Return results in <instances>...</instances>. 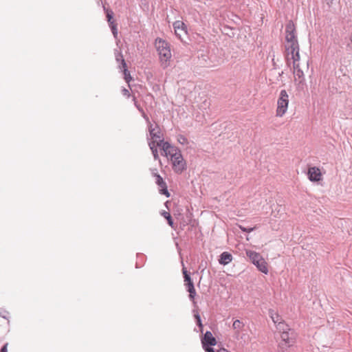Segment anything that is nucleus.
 <instances>
[{
	"label": "nucleus",
	"mask_w": 352,
	"mask_h": 352,
	"mask_svg": "<svg viewBox=\"0 0 352 352\" xmlns=\"http://www.w3.org/2000/svg\"><path fill=\"white\" fill-rule=\"evenodd\" d=\"M272 320L275 324H278L280 331L283 330L280 338L281 341L279 343V348L281 352H284L288 347L292 346L296 341V334L295 331L288 327V326L282 322L280 316L273 310L270 311Z\"/></svg>",
	"instance_id": "nucleus-1"
},
{
	"label": "nucleus",
	"mask_w": 352,
	"mask_h": 352,
	"mask_svg": "<svg viewBox=\"0 0 352 352\" xmlns=\"http://www.w3.org/2000/svg\"><path fill=\"white\" fill-rule=\"evenodd\" d=\"M285 51L289 59L299 60V45L297 40L296 27L292 21H289L285 26Z\"/></svg>",
	"instance_id": "nucleus-2"
},
{
	"label": "nucleus",
	"mask_w": 352,
	"mask_h": 352,
	"mask_svg": "<svg viewBox=\"0 0 352 352\" xmlns=\"http://www.w3.org/2000/svg\"><path fill=\"white\" fill-rule=\"evenodd\" d=\"M155 45L158 52L162 67L165 69L169 65V61L171 58V52L169 43L160 38H157L155 41Z\"/></svg>",
	"instance_id": "nucleus-3"
},
{
	"label": "nucleus",
	"mask_w": 352,
	"mask_h": 352,
	"mask_svg": "<svg viewBox=\"0 0 352 352\" xmlns=\"http://www.w3.org/2000/svg\"><path fill=\"white\" fill-rule=\"evenodd\" d=\"M245 253L247 256L253 263V264L257 267L259 271L265 274L268 273L267 263L260 254L253 250H246Z\"/></svg>",
	"instance_id": "nucleus-4"
},
{
	"label": "nucleus",
	"mask_w": 352,
	"mask_h": 352,
	"mask_svg": "<svg viewBox=\"0 0 352 352\" xmlns=\"http://www.w3.org/2000/svg\"><path fill=\"white\" fill-rule=\"evenodd\" d=\"M289 104V96L287 91L283 89L280 92L279 98L277 101L276 116L282 117L287 111Z\"/></svg>",
	"instance_id": "nucleus-5"
},
{
	"label": "nucleus",
	"mask_w": 352,
	"mask_h": 352,
	"mask_svg": "<svg viewBox=\"0 0 352 352\" xmlns=\"http://www.w3.org/2000/svg\"><path fill=\"white\" fill-rule=\"evenodd\" d=\"M173 164V169L177 174L182 173L186 169V162L182 154L175 155V157L170 158Z\"/></svg>",
	"instance_id": "nucleus-6"
},
{
	"label": "nucleus",
	"mask_w": 352,
	"mask_h": 352,
	"mask_svg": "<svg viewBox=\"0 0 352 352\" xmlns=\"http://www.w3.org/2000/svg\"><path fill=\"white\" fill-rule=\"evenodd\" d=\"M307 175L311 182H319L322 179L320 170L316 166L309 168Z\"/></svg>",
	"instance_id": "nucleus-7"
},
{
	"label": "nucleus",
	"mask_w": 352,
	"mask_h": 352,
	"mask_svg": "<svg viewBox=\"0 0 352 352\" xmlns=\"http://www.w3.org/2000/svg\"><path fill=\"white\" fill-rule=\"evenodd\" d=\"M155 183L159 186V191L160 194L164 195L166 197H169L170 196V194L167 189L166 183L160 175L157 176Z\"/></svg>",
	"instance_id": "nucleus-8"
},
{
	"label": "nucleus",
	"mask_w": 352,
	"mask_h": 352,
	"mask_svg": "<svg viewBox=\"0 0 352 352\" xmlns=\"http://www.w3.org/2000/svg\"><path fill=\"white\" fill-rule=\"evenodd\" d=\"M201 344L203 347L206 346H214L217 344V340L212 333L207 331L201 339Z\"/></svg>",
	"instance_id": "nucleus-9"
},
{
	"label": "nucleus",
	"mask_w": 352,
	"mask_h": 352,
	"mask_svg": "<svg viewBox=\"0 0 352 352\" xmlns=\"http://www.w3.org/2000/svg\"><path fill=\"white\" fill-rule=\"evenodd\" d=\"M180 153H181V151L178 148L175 147L174 146H172L169 143V148H167L166 151H162V155H164L166 157L170 156V158H172V157H175V154L179 155Z\"/></svg>",
	"instance_id": "nucleus-10"
},
{
	"label": "nucleus",
	"mask_w": 352,
	"mask_h": 352,
	"mask_svg": "<svg viewBox=\"0 0 352 352\" xmlns=\"http://www.w3.org/2000/svg\"><path fill=\"white\" fill-rule=\"evenodd\" d=\"M232 255L228 252H223L219 256V263L221 265H228L232 261Z\"/></svg>",
	"instance_id": "nucleus-11"
},
{
	"label": "nucleus",
	"mask_w": 352,
	"mask_h": 352,
	"mask_svg": "<svg viewBox=\"0 0 352 352\" xmlns=\"http://www.w3.org/2000/svg\"><path fill=\"white\" fill-rule=\"evenodd\" d=\"M293 60V66L294 69V75L296 77H298L300 79L299 82H302L304 80V74L303 72L299 68V65L297 63V62L299 60Z\"/></svg>",
	"instance_id": "nucleus-12"
},
{
	"label": "nucleus",
	"mask_w": 352,
	"mask_h": 352,
	"mask_svg": "<svg viewBox=\"0 0 352 352\" xmlns=\"http://www.w3.org/2000/svg\"><path fill=\"white\" fill-rule=\"evenodd\" d=\"M184 25V23H182L180 21H176L173 23L175 35L181 40H182V34L178 33V31H182L183 32L184 34H186V31L183 28Z\"/></svg>",
	"instance_id": "nucleus-13"
},
{
	"label": "nucleus",
	"mask_w": 352,
	"mask_h": 352,
	"mask_svg": "<svg viewBox=\"0 0 352 352\" xmlns=\"http://www.w3.org/2000/svg\"><path fill=\"white\" fill-rule=\"evenodd\" d=\"M103 9L106 13V17L109 23V25L116 23L115 21L113 20V12L111 10L106 8L105 6H103Z\"/></svg>",
	"instance_id": "nucleus-14"
},
{
	"label": "nucleus",
	"mask_w": 352,
	"mask_h": 352,
	"mask_svg": "<svg viewBox=\"0 0 352 352\" xmlns=\"http://www.w3.org/2000/svg\"><path fill=\"white\" fill-rule=\"evenodd\" d=\"M148 146L150 147V149L151 150V152H152L154 159L155 160H160L158 151H157V149L155 146V140L150 141L148 142Z\"/></svg>",
	"instance_id": "nucleus-15"
},
{
	"label": "nucleus",
	"mask_w": 352,
	"mask_h": 352,
	"mask_svg": "<svg viewBox=\"0 0 352 352\" xmlns=\"http://www.w3.org/2000/svg\"><path fill=\"white\" fill-rule=\"evenodd\" d=\"M155 141L156 148L157 146L161 147L162 151H166L167 148H169V143L168 142H165L163 138Z\"/></svg>",
	"instance_id": "nucleus-16"
},
{
	"label": "nucleus",
	"mask_w": 352,
	"mask_h": 352,
	"mask_svg": "<svg viewBox=\"0 0 352 352\" xmlns=\"http://www.w3.org/2000/svg\"><path fill=\"white\" fill-rule=\"evenodd\" d=\"M115 56L116 61L121 64V66H120V67H126V63L123 58V55L121 52L116 51L115 52Z\"/></svg>",
	"instance_id": "nucleus-17"
},
{
	"label": "nucleus",
	"mask_w": 352,
	"mask_h": 352,
	"mask_svg": "<svg viewBox=\"0 0 352 352\" xmlns=\"http://www.w3.org/2000/svg\"><path fill=\"white\" fill-rule=\"evenodd\" d=\"M155 128L157 129V131H154V130H151L150 136L151 139H153V140H157L163 138L162 135H161L159 126L157 125Z\"/></svg>",
	"instance_id": "nucleus-18"
},
{
	"label": "nucleus",
	"mask_w": 352,
	"mask_h": 352,
	"mask_svg": "<svg viewBox=\"0 0 352 352\" xmlns=\"http://www.w3.org/2000/svg\"><path fill=\"white\" fill-rule=\"evenodd\" d=\"M161 214L167 220L168 225L171 228H174V226H173L174 223L173 221V219H172V217H171L170 213L164 210L161 212Z\"/></svg>",
	"instance_id": "nucleus-19"
},
{
	"label": "nucleus",
	"mask_w": 352,
	"mask_h": 352,
	"mask_svg": "<svg viewBox=\"0 0 352 352\" xmlns=\"http://www.w3.org/2000/svg\"><path fill=\"white\" fill-rule=\"evenodd\" d=\"M182 265H184L183 263H182ZM182 274L184 275V279L185 283L192 281V279H191L190 275V272H188L187 271L186 268L184 266H183V268H182Z\"/></svg>",
	"instance_id": "nucleus-20"
},
{
	"label": "nucleus",
	"mask_w": 352,
	"mask_h": 352,
	"mask_svg": "<svg viewBox=\"0 0 352 352\" xmlns=\"http://www.w3.org/2000/svg\"><path fill=\"white\" fill-rule=\"evenodd\" d=\"M244 327V324L239 320H236L232 324V328L234 330H241Z\"/></svg>",
	"instance_id": "nucleus-21"
},
{
	"label": "nucleus",
	"mask_w": 352,
	"mask_h": 352,
	"mask_svg": "<svg viewBox=\"0 0 352 352\" xmlns=\"http://www.w3.org/2000/svg\"><path fill=\"white\" fill-rule=\"evenodd\" d=\"M122 68H123V74H124V80H126V82L129 83L132 80L130 72L127 69V67H122Z\"/></svg>",
	"instance_id": "nucleus-22"
},
{
	"label": "nucleus",
	"mask_w": 352,
	"mask_h": 352,
	"mask_svg": "<svg viewBox=\"0 0 352 352\" xmlns=\"http://www.w3.org/2000/svg\"><path fill=\"white\" fill-rule=\"evenodd\" d=\"M194 316L196 320L197 326L200 328V331L203 332V324H202L201 319L199 314L198 313H197L194 315Z\"/></svg>",
	"instance_id": "nucleus-23"
},
{
	"label": "nucleus",
	"mask_w": 352,
	"mask_h": 352,
	"mask_svg": "<svg viewBox=\"0 0 352 352\" xmlns=\"http://www.w3.org/2000/svg\"><path fill=\"white\" fill-rule=\"evenodd\" d=\"M109 27L111 30V32H112L114 37H116L118 35L117 24L113 23V24L109 25Z\"/></svg>",
	"instance_id": "nucleus-24"
},
{
	"label": "nucleus",
	"mask_w": 352,
	"mask_h": 352,
	"mask_svg": "<svg viewBox=\"0 0 352 352\" xmlns=\"http://www.w3.org/2000/svg\"><path fill=\"white\" fill-rule=\"evenodd\" d=\"M177 140L182 144H185L188 142L186 138L182 135H178Z\"/></svg>",
	"instance_id": "nucleus-25"
},
{
	"label": "nucleus",
	"mask_w": 352,
	"mask_h": 352,
	"mask_svg": "<svg viewBox=\"0 0 352 352\" xmlns=\"http://www.w3.org/2000/svg\"><path fill=\"white\" fill-rule=\"evenodd\" d=\"M239 228L243 231V232H251L252 231H253L256 227H254V228H245V227H243V226H239Z\"/></svg>",
	"instance_id": "nucleus-26"
},
{
	"label": "nucleus",
	"mask_w": 352,
	"mask_h": 352,
	"mask_svg": "<svg viewBox=\"0 0 352 352\" xmlns=\"http://www.w3.org/2000/svg\"><path fill=\"white\" fill-rule=\"evenodd\" d=\"M185 286L186 287L188 292L190 290H192V289L195 288L194 283H193L192 280L190 281V282L185 283Z\"/></svg>",
	"instance_id": "nucleus-27"
},
{
	"label": "nucleus",
	"mask_w": 352,
	"mask_h": 352,
	"mask_svg": "<svg viewBox=\"0 0 352 352\" xmlns=\"http://www.w3.org/2000/svg\"><path fill=\"white\" fill-rule=\"evenodd\" d=\"M189 292V298L191 300H193L195 298V296H196V291L195 289H192V290L188 291Z\"/></svg>",
	"instance_id": "nucleus-28"
},
{
	"label": "nucleus",
	"mask_w": 352,
	"mask_h": 352,
	"mask_svg": "<svg viewBox=\"0 0 352 352\" xmlns=\"http://www.w3.org/2000/svg\"><path fill=\"white\" fill-rule=\"evenodd\" d=\"M133 101H134V104L135 106V107L138 109V111L140 112H142L143 110V109L142 108V107L138 104V102L136 101V98L135 96H133Z\"/></svg>",
	"instance_id": "nucleus-29"
},
{
	"label": "nucleus",
	"mask_w": 352,
	"mask_h": 352,
	"mask_svg": "<svg viewBox=\"0 0 352 352\" xmlns=\"http://www.w3.org/2000/svg\"><path fill=\"white\" fill-rule=\"evenodd\" d=\"M212 346H206L203 347L206 352H215L214 349L211 347Z\"/></svg>",
	"instance_id": "nucleus-30"
},
{
	"label": "nucleus",
	"mask_w": 352,
	"mask_h": 352,
	"mask_svg": "<svg viewBox=\"0 0 352 352\" xmlns=\"http://www.w3.org/2000/svg\"><path fill=\"white\" fill-rule=\"evenodd\" d=\"M122 93L124 96H126L127 97H129L130 96V93H129V89H126V88H123L122 89Z\"/></svg>",
	"instance_id": "nucleus-31"
},
{
	"label": "nucleus",
	"mask_w": 352,
	"mask_h": 352,
	"mask_svg": "<svg viewBox=\"0 0 352 352\" xmlns=\"http://www.w3.org/2000/svg\"><path fill=\"white\" fill-rule=\"evenodd\" d=\"M151 174L153 177H155V179L157 178V175H160L158 173H157V168H152L151 169Z\"/></svg>",
	"instance_id": "nucleus-32"
},
{
	"label": "nucleus",
	"mask_w": 352,
	"mask_h": 352,
	"mask_svg": "<svg viewBox=\"0 0 352 352\" xmlns=\"http://www.w3.org/2000/svg\"><path fill=\"white\" fill-rule=\"evenodd\" d=\"M8 343H6L1 349L0 352H8Z\"/></svg>",
	"instance_id": "nucleus-33"
},
{
	"label": "nucleus",
	"mask_w": 352,
	"mask_h": 352,
	"mask_svg": "<svg viewBox=\"0 0 352 352\" xmlns=\"http://www.w3.org/2000/svg\"><path fill=\"white\" fill-rule=\"evenodd\" d=\"M142 113V117L144 118V120L146 121L147 123H149V118L148 116L145 113L144 111L140 112Z\"/></svg>",
	"instance_id": "nucleus-34"
},
{
	"label": "nucleus",
	"mask_w": 352,
	"mask_h": 352,
	"mask_svg": "<svg viewBox=\"0 0 352 352\" xmlns=\"http://www.w3.org/2000/svg\"><path fill=\"white\" fill-rule=\"evenodd\" d=\"M239 332H240V330H235V332H234V337L236 338V339H239Z\"/></svg>",
	"instance_id": "nucleus-35"
},
{
	"label": "nucleus",
	"mask_w": 352,
	"mask_h": 352,
	"mask_svg": "<svg viewBox=\"0 0 352 352\" xmlns=\"http://www.w3.org/2000/svg\"><path fill=\"white\" fill-rule=\"evenodd\" d=\"M148 124V131H149V134L151 133V130H154V131H155V128H153V125L151 124V122H149Z\"/></svg>",
	"instance_id": "nucleus-36"
},
{
	"label": "nucleus",
	"mask_w": 352,
	"mask_h": 352,
	"mask_svg": "<svg viewBox=\"0 0 352 352\" xmlns=\"http://www.w3.org/2000/svg\"><path fill=\"white\" fill-rule=\"evenodd\" d=\"M218 352H230V351H228V350H226L225 349H221L218 351Z\"/></svg>",
	"instance_id": "nucleus-37"
},
{
	"label": "nucleus",
	"mask_w": 352,
	"mask_h": 352,
	"mask_svg": "<svg viewBox=\"0 0 352 352\" xmlns=\"http://www.w3.org/2000/svg\"><path fill=\"white\" fill-rule=\"evenodd\" d=\"M349 39H350L351 42L352 43V34L350 35Z\"/></svg>",
	"instance_id": "nucleus-38"
}]
</instances>
